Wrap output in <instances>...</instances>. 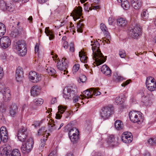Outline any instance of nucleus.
<instances>
[{
	"label": "nucleus",
	"instance_id": "6e6552de",
	"mask_svg": "<svg viewBox=\"0 0 156 156\" xmlns=\"http://www.w3.org/2000/svg\"><path fill=\"white\" fill-rule=\"evenodd\" d=\"M101 94V92L99 91L97 89L91 88L84 91L83 97V98L85 97L88 98H91L93 95L97 96L100 95Z\"/></svg>",
	"mask_w": 156,
	"mask_h": 156
},
{
	"label": "nucleus",
	"instance_id": "5701e85b",
	"mask_svg": "<svg viewBox=\"0 0 156 156\" xmlns=\"http://www.w3.org/2000/svg\"><path fill=\"white\" fill-rule=\"evenodd\" d=\"M132 7L135 9H139L141 6V3L140 0H132Z\"/></svg>",
	"mask_w": 156,
	"mask_h": 156
},
{
	"label": "nucleus",
	"instance_id": "7ed1b4c3",
	"mask_svg": "<svg viewBox=\"0 0 156 156\" xmlns=\"http://www.w3.org/2000/svg\"><path fill=\"white\" fill-rule=\"evenodd\" d=\"M23 142L21 151L23 153L28 154L32 149L34 144L33 139L32 138H29Z\"/></svg>",
	"mask_w": 156,
	"mask_h": 156
},
{
	"label": "nucleus",
	"instance_id": "603ef678",
	"mask_svg": "<svg viewBox=\"0 0 156 156\" xmlns=\"http://www.w3.org/2000/svg\"><path fill=\"white\" fill-rule=\"evenodd\" d=\"M70 50L72 52H74L75 51V49L73 43H71L70 45Z\"/></svg>",
	"mask_w": 156,
	"mask_h": 156
},
{
	"label": "nucleus",
	"instance_id": "b1692460",
	"mask_svg": "<svg viewBox=\"0 0 156 156\" xmlns=\"http://www.w3.org/2000/svg\"><path fill=\"white\" fill-rule=\"evenodd\" d=\"M117 24L119 27H124L126 25L127 21L126 20L123 18H120L117 19Z\"/></svg>",
	"mask_w": 156,
	"mask_h": 156
},
{
	"label": "nucleus",
	"instance_id": "7c9ffc66",
	"mask_svg": "<svg viewBox=\"0 0 156 156\" xmlns=\"http://www.w3.org/2000/svg\"><path fill=\"white\" fill-rule=\"evenodd\" d=\"M106 59H94L93 65L95 66H98L103 63L105 61Z\"/></svg>",
	"mask_w": 156,
	"mask_h": 156
},
{
	"label": "nucleus",
	"instance_id": "bf43d9fd",
	"mask_svg": "<svg viewBox=\"0 0 156 156\" xmlns=\"http://www.w3.org/2000/svg\"><path fill=\"white\" fill-rule=\"evenodd\" d=\"M69 27L71 28L70 29H72L73 31V29L74 28V25L73 24L72 22H70V24L69 25Z\"/></svg>",
	"mask_w": 156,
	"mask_h": 156
},
{
	"label": "nucleus",
	"instance_id": "f3484780",
	"mask_svg": "<svg viewBox=\"0 0 156 156\" xmlns=\"http://www.w3.org/2000/svg\"><path fill=\"white\" fill-rule=\"evenodd\" d=\"M18 112V107L15 104H12L9 107V114L12 117H14Z\"/></svg>",
	"mask_w": 156,
	"mask_h": 156
},
{
	"label": "nucleus",
	"instance_id": "a878e982",
	"mask_svg": "<svg viewBox=\"0 0 156 156\" xmlns=\"http://www.w3.org/2000/svg\"><path fill=\"white\" fill-rule=\"evenodd\" d=\"M83 95H81L80 96H76L73 99V101L75 103H76L75 104V105L76 107H78L80 106V104L79 102H80L81 103H83V104H84V103L82 101H81V100H83Z\"/></svg>",
	"mask_w": 156,
	"mask_h": 156
},
{
	"label": "nucleus",
	"instance_id": "bb28decb",
	"mask_svg": "<svg viewBox=\"0 0 156 156\" xmlns=\"http://www.w3.org/2000/svg\"><path fill=\"white\" fill-rule=\"evenodd\" d=\"M115 126L116 129L119 130L123 128V124L121 121L117 120L115 122Z\"/></svg>",
	"mask_w": 156,
	"mask_h": 156
},
{
	"label": "nucleus",
	"instance_id": "4be33fe9",
	"mask_svg": "<svg viewBox=\"0 0 156 156\" xmlns=\"http://www.w3.org/2000/svg\"><path fill=\"white\" fill-rule=\"evenodd\" d=\"M9 154V150L5 145L0 147V156H8Z\"/></svg>",
	"mask_w": 156,
	"mask_h": 156
},
{
	"label": "nucleus",
	"instance_id": "aec40b11",
	"mask_svg": "<svg viewBox=\"0 0 156 156\" xmlns=\"http://www.w3.org/2000/svg\"><path fill=\"white\" fill-rule=\"evenodd\" d=\"M41 89L36 85L33 86L31 89L30 93L31 95L34 97H36L40 93Z\"/></svg>",
	"mask_w": 156,
	"mask_h": 156
},
{
	"label": "nucleus",
	"instance_id": "8fccbe9b",
	"mask_svg": "<svg viewBox=\"0 0 156 156\" xmlns=\"http://www.w3.org/2000/svg\"><path fill=\"white\" fill-rule=\"evenodd\" d=\"M45 33L48 36H49V34H51L52 32L49 30V27H47L45 28Z\"/></svg>",
	"mask_w": 156,
	"mask_h": 156
},
{
	"label": "nucleus",
	"instance_id": "20e7f679",
	"mask_svg": "<svg viewBox=\"0 0 156 156\" xmlns=\"http://www.w3.org/2000/svg\"><path fill=\"white\" fill-rule=\"evenodd\" d=\"M55 62H57V67L64 75L67 74L68 72L66 70L68 67V62L67 59H53Z\"/></svg>",
	"mask_w": 156,
	"mask_h": 156
},
{
	"label": "nucleus",
	"instance_id": "1a4fd4ad",
	"mask_svg": "<svg viewBox=\"0 0 156 156\" xmlns=\"http://www.w3.org/2000/svg\"><path fill=\"white\" fill-rule=\"evenodd\" d=\"M146 84L147 89L150 91L155 90L156 87V81L155 79L152 77L147 78Z\"/></svg>",
	"mask_w": 156,
	"mask_h": 156
},
{
	"label": "nucleus",
	"instance_id": "3c124183",
	"mask_svg": "<svg viewBox=\"0 0 156 156\" xmlns=\"http://www.w3.org/2000/svg\"><path fill=\"white\" fill-rule=\"evenodd\" d=\"M4 76V72L2 68L0 67V80Z\"/></svg>",
	"mask_w": 156,
	"mask_h": 156
},
{
	"label": "nucleus",
	"instance_id": "69168bd1",
	"mask_svg": "<svg viewBox=\"0 0 156 156\" xmlns=\"http://www.w3.org/2000/svg\"><path fill=\"white\" fill-rule=\"evenodd\" d=\"M80 60L82 62H83L84 63L87 62V59H80Z\"/></svg>",
	"mask_w": 156,
	"mask_h": 156
},
{
	"label": "nucleus",
	"instance_id": "ea45409f",
	"mask_svg": "<svg viewBox=\"0 0 156 156\" xmlns=\"http://www.w3.org/2000/svg\"><path fill=\"white\" fill-rule=\"evenodd\" d=\"M46 130L45 129V128L44 127H42L41 129H40L38 133V134L39 135H44V137H45L44 134L45 133H46Z\"/></svg>",
	"mask_w": 156,
	"mask_h": 156
},
{
	"label": "nucleus",
	"instance_id": "338daca9",
	"mask_svg": "<svg viewBox=\"0 0 156 156\" xmlns=\"http://www.w3.org/2000/svg\"><path fill=\"white\" fill-rule=\"evenodd\" d=\"M40 3H43L46 2L48 0H37Z\"/></svg>",
	"mask_w": 156,
	"mask_h": 156
},
{
	"label": "nucleus",
	"instance_id": "680f3d73",
	"mask_svg": "<svg viewBox=\"0 0 156 156\" xmlns=\"http://www.w3.org/2000/svg\"><path fill=\"white\" fill-rule=\"evenodd\" d=\"M49 39L50 40H52L54 39V35L52 34V33H51V34H49Z\"/></svg>",
	"mask_w": 156,
	"mask_h": 156
},
{
	"label": "nucleus",
	"instance_id": "c9c22d12",
	"mask_svg": "<svg viewBox=\"0 0 156 156\" xmlns=\"http://www.w3.org/2000/svg\"><path fill=\"white\" fill-rule=\"evenodd\" d=\"M79 56L82 58H88L86 53L83 50H81L80 51H79Z\"/></svg>",
	"mask_w": 156,
	"mask_h": 156
},
{
	"label": "nucleus",
	"instance_id": "f704fd0d",
	"mask_svg": "<svg viewBox=\"0 0 156 156\" xmlns=\"http://www.w3.org/2000/svg\"><path fill=\"white\" fill-rule=\"evenodd\" d=\"M115 101L118 105H121L123 103L124 99L118 96L115 99Z\"/></svg>",
	"mask_w": 156,
	"mask_h": 156
},
{
	"label": "nucleus",
	"instance_id": "c03bdc74",
	"mask_svg": "<svg viewBox=\"0 0 156 156\" xmlns=\"http://www.w3.org/2000/svg\"><path fill=\"white\" fill-rule=\"evenodd\" d=\"M119 55L121 58H124L126 57V54L125 50L120 49L119 51Z\"/></svg>",
	"mask_w": 156,
	"mask_h": 156
},
{
	"label": "nucleus",
	"instance_id": "a18cd8bd",
	"mask_svg": "<svg viewBox=\"0 0 156 156\" xmlns=\"http://www.w3.org/2000/svg\"><path fill=\"white\" fill-rule=\"evenodd\" d=\"M80 79L81 82L83 83L86 81L87 77L85 75L83 74H81L80 76Z\"/></svg>",
	"mask_w": 156,
	"mask_h": 156
},
{
	"label": "nucleus",
	"instance_id": "4c0bfd02",
	"mask_svg": "<svg viewBox=\"0 0 156 156\" xmlns=\"http://www.w3.org/2000/svg\"><path fill=\"white\" fill-rule=\"evenodd\" d=\"M23 76V69L20 67H18L16 69V75Z\"/></svg>",
	"mask_w": 156,
	"mask_h": 156
},
{
	"label": "nucleus",
	"instance_id": "dca6fc26",
	"mask_svg": "<svg viewBox=\"0 0 156 156\" xmlns=\"http://www.w3.org/2000/svg\"><path fill=\"white\" fill-rule=\"evenodd\" d=\"M122 140L126 143H131L133 140V136L131 133L128 132L123 133L122 135Z\"/></svg>",
	"mask_w": 156,
	"mask_h": 156
},
{
	"label": "nucleus",
	"instance_id": "6e6d98bb",
	"mask_svg": "<svg viewBox=\"0 0 156 156\" xmlns=\"http://www.w3.org/2000/svg\"><path fill=\"white\" fill-rule=\"evenodd\" d=\"M116 80L118 81H121L122 80L123 78L120 76H117L116 77Z\"/></svg>",
	"mask_w": 156,
	"mask_h": 156
},
{
	"label": "nucleus",
	"instance_id": "ddd939ff",
	"mask_svg": "<svg viewBox=\"0 0 156 156\" xmlns=\"http://www.w3.org/2000/svg\"><path fill=\"white\" fill-rule=\"evenodd\" d=\"M82 9L81 7H76L71 13V16L73 17L74 21H76L79 19L82 14Z\"/></svg>",
	"mask_w": 156,
	"mask_h": 156
},
{
	"label": "nucleus",
	"instance_id": "09e8293b",
	"mask_svg": "<svg viewBox=\"0 0 156 156\" xmlns=\"http://www.w3.org/2000/svg\"><path fill=\"white\" fill-rule=\"evenodd\" d=\"M44 145L45 144L44 142H42V140H41V143L39 145V149L40 150L42 151L43 149L44 148Z\"/></svg>",
	"mask_w": 156,
	"mask_h": 156
},
{
	"label": "nucleus",
	"instance_id": "5fc2aeb1",
	"mask_svg": "<svg viewBox=\"0 0 156 156\" xmlns=\"http://www.w3.org/2000/svg\"><path fill=\"white\" fill-rule=\"evenodd\" d=\"M63 46L65 48H68V42L66 41H64L63 42Z\"/></svg>",
	"mask_w": 156,
	"mask_h": 156
},
{
	"label": "nucleus",
	"instance_id": "79ce46f5",
	"mask_svg": "<svg viewBox=\"0 0 156 156\" xmlns=\"http://www.w3.org/2000/svg\"><path fill=\"white\" fill-rule=\"evenodd\" d=\"M12 156H21L20 151L17 149H14L12 151Z\"/></svg>",
	"mask_w": 156,
	"mask_h": 156
},
{
	"label": "nucleus",
	"instance_id": "4d7b16f0",
	"mask_svg": "<svg viewBox=\"0 0 156 156\" xmlns=\"http://www.w3.org/2000/svg\"><path fill=\"white\" fill-rule=\"evenodd\" d=\"M48 133H45L44 134L46 138H44L43 139H42L41 140H41H42V142H44V143L47 140V137L48 136Z\"/></svg>",
	"mask_w": 156,
	"mask_h": 156
},
{
	"label": "nucleus",
	"instance_id": "052dcab7",
	"mask_svg": "<svg viewBox=\"0 0 156 156\" xmlns=\"http://www.w3.org/2000/svg\"><path fill=\"white\" fill-rule=\"evenodd\" d=\"M39 50V46L38 45H36L35 48V52H38Z\"/></svg>",
	"mask_w": 156,
	"mask_h": 156
},
{
	"label": "nucleus",
	"instance_id": "cd10ccee",
	"mask_svg": "<svg viewBox=\"0 0 156 156\" xmlns=\"http://www.w3.org/2000/svg\"><path fill=\"white\" fill-rule=\"evenodd\" d=\"M119 1V0H118ZM121 2L122 7L125 9H128L130 7V4L127 0H119Z\"/></svg>",
	"mask_w": 156,
	"mask_h": 156
},
{
	"label": "nucleus",
	"instance_id": "e433bc0d",
	"mask_svg": "<svg viewBox=\"0 0 156 156\" xmlns=\"http://www.w3.org/2000/svg\"><path fill=\"white\" fill-rule=\"evenodd\" d=\"M108 144H110L111 146H113L115 143L114 137L113 136H110L108 138Z\"/></svg>",
	"mask_w": 156,
	"mask_h": 156
},
{
	"label": "nucleus",
	"instance_id": "423d86ee",
	"mask_svg": "<svg viewBox=\"0 0 156 156\" xmlns=\"http://www.w3.org/2000/svg\"><path fill=\"white\" fill-rule=\"evenodd\" d=\"M79 130L76 128H73L69 130V136L71 141L73 143H76L77 141L79 139Z\"/></svg>",
	"mask_w": 156,
	"mask_h": 156
},
{
	"label": "nucleus",
	"instance_id": "2f4dec72",
	"mask_svg": "<svg viewBox=\"0 0 156 156\" xmlns=\"http://www.w3.org/2000/svg\"><path fill=\"white\" fill-rule=\"evenodd\" d=\"M6 32V28L5 25L0 23V37L3 35Z\"/></svg>",
	"mask_w": 156,
	"mask_h": 156
},
{
	"label": "nucleus",
	"instance_id": "9d476101",
	"mask_svg": "<svg viewBox=\"0 0 156 156\" xmlns=\"http://www.w3.org/2000/svg\"><path fill=\"white\" fill-rule=\"evenodd\" d=\"M29 78L30 80L32 83H37L41 80V74L32 71L29 73Z\"/></svg>",
	"mask_w": 156,
	"mask_h": 156
},
{
	"label": "nucleus",
	"instance_id": "4468645a",
	"mask_svg": "<svg viewBox=\"0 0 156 156\" xmlns=\"http://www.w3.org/2000/svg\"><path fill=\"white\" fill-rule=\"evenodd\" d=\"M27 134V128L26 126H22L18 131L17 134L19 140L23 141L26 138Z\"/></svg>",
	"mask_w": 156,
	"mask_h": 156
},
{
	"label": "nucleus",
	"instance_id": "49530a36",
	"mask_svg": "<svg viewBox=\"0 0 156 156\" xmlns=\"http://www.w3.org/2000/svg\"><path fill=\"white\" fill-rule=\"evenodd\" d=\"M44 102L43 100L41 98H39L37 99L35 101V103L37 105H42Z\"/></svg>",
	"mask_w": 156,
	"mask_h": 156
},
{
	"label": "nucleus",
	"instance_id": "864d4df0",
	"mask_svg": "<svg viewBox=\"0 0 156 156\" xmlns=\"http://www.w3.org/2000/svg\"><path fill=\"white\" fill-rule=\"evenodd\" d=\"M130 81L131 80H127L125 82H124L122 84V87H125V86L129 84L130 83Z\"/></svg>",
	"mask_w": 156,
	"mask_h": 156
},
{
	"label": "nucleus",
	"instance_id": "a19ab883",
	"mask_svg": "<svg viewBox=\"0 0 156 156\" xmlns=\"http://www.w3.org/2000/svg\"><path fill=\"white\" fill-rule=\"evenodd\" d=\"M100 28L103 33L106 34H107V28L105 24L103 23H101L100 25Z\"/></svg>",
	"mask_w": 156,
	"mask_h": 156
},
{
	"label": "nucleus",
	"instance_id": "39448f33",
	"mask_svg": "<svg viewBox=\"0 0 156 156\" xmlns=\"http://www.w3.org/2000/svg\"><path fill=\"white\" fill-rule=\"evenodd\" d=\"M92 49L93 52L94 58H101L103 57L99 49L100 44L97 42L91 41Z\"/></svg>",
	"mask_w": 156,
	"mask_h": 156
},
{
	"label": "nucleus",
	"instance_id": "f257e3e1",
	"mask_svg": "<svg viewBox=\"0 0 156 156\" xmlns=\"http://www.w3.org/2000/svg\"><path fill=\"white\" fill-rule=\"evenodd\" d=\"M129 116L131 122L139 124H142L144 120L143 115L140 112L131 111L129 113Z\"/></svg>",
	"mask_w": 156,
	"mask_h": 156
},
{
	"label": "nucleus",
	"instance_id": "774afa93",
	"mask_svg": "<svg viewBox=\"0 0 156 156\" xmlns=\"http://www.w3.org/2000/svg\"><path fill=\"white\" fill-rule=\"evenodd\" d=\"M100 9V6H94L93 8V9L97 10Z\"/></svg>",
	"mask_w": 156,
	"mask_h": 156
},
{
	"label": "nucleus",
	"instance_id": "72a5a7b5",
	"mask_svg": "<svg viewBox=\"0 0 156 156\" xmlns=\"http://www.w3.org/2000/svg\"><path fill=\"white\" fill-rule=\"evenodd\" d=\"M46 70L47 73L51 76L55 75L56 73L55 70L53 68L50 67H47Z\"/></svg>",
	"mask_w": 156,
	"mask_h": 156
},
{
	"label": "nucleus",
	"instance_id": "a211bd4d",
	"mask_svg": "<svg viewBox=\"0 0 156 156\" xmlns=\"http://www.w3.org/2000/svg\"><path fill=\"white\" fill-rule=\"evenodd\" d=\"M66 109V107L62 105H60L58 107V111L56 114V118L60 119L62 117V114H63Z\"/></svg>",
	"mask_w": 156,
	"mask_h": 156
},
{
	"label": "nucleus",
	"instance_id": "0e129e2a",
	"mask_svg": "<svg viewBox=\"0 0 156 156\" xmlns=\"http://www.w3.org/2000/svg\"><path fill=\"white\" fill-rule=\"evenodd\" d=\"M63 123H61L60 126H59L58 127V126H56L55 127V129H58V130L59 129L61 128V127L63 126Z\"/></svg>",
	"mask_w": 156,
	"mask_h": 156
},
{
	"label": "nucleus",
	"instance_id": "37998d69",
	"mask_svg": "<svg viewBox=\"0 0 156 156\" xmlns=\"http://www.w3.org/2000/svg\"><path fill=\"white\" fill-rule=\"evenodd\" d=\"M16 81L18 83H21L23 82V76L16 75Z\"/></svg>",
	"mask_w": 156,
	"mask_h": 156
},
{
	"label": "nucleus",
	"instance_id": "13d9d810",
	"mask_svg": "<svg viewBox=\"0 0 156 156\" xmlns=\"http://www.w3.org/2000/svg\"><path fill=\"white\" fill-rule=\"evenodd\" d=\"M57 102V100L56 98H52L51 101V104H54Z\"/></svg>",
	"mask_w": 156,
	"mask_h": 156
},
{
	"label": "nucleus",
	"instance_id": "6ab92c4d",
	"mask_svg": "<svg viewBox=\"0 0 156 156\" xmlns=\"http://www.w3.org/2000/svg\"><path fill=\"white\" fill-rule=\"evenodd\" d=\"M0 135L2 136V137H3L2 138L3 142H6L8 139L7 131L5 127H2L1 128Z\"/></svg>",
	"mask_w": 156,
	"mask_h": 156
},
{
	"label": "nucleus",
	"instance_id": "f8f14e48",
	"mask_svg": "<svg viewBox=\"0 0 156 156\" xmlns=\"http://www.w3.org/2000/svg\"><path fill=\"white\" fill-rule=\"evenodd\" d=\"M11 44V41L8 36H4L0 39V46L3 49L8 48Z\"/></svg>",
	"mask_w": 156,
	"mask_h": 156
},
{
	"label": "nucleus",
	"instance_id": "412c9836",
	"mask_svg": "<svg viewBox=\"0 0 156 156\" xmlns=\"http://www.w3.org/2000/svg\"><path fill=\"white\" fill-rule=\"evenodd\" d=\"M101 69L102 73L105 75L108 76H111V70L106 65H103Z\"/></svg>",
	"mask_w": 156,
	"mask_h": 156
},
{
	"label": "nucleus",
	"instance_id": "c756f323",
	"mask_svg": "<svg viewBox=\"0 0 156 156\" xmlns=\"http://www.w3.org/2000/svg\"><path fill=\"white\" fill-rule=\"evenodd\" d=\"M150 10V9L149 8L147 9L144 10L143 11L141 14V16L143 19H145L148 17L149 13L151 12Z\"/></svg>",
	"mask_w": 156,
	"mask_h": 156
},
{
	"label": "nucleus",
	"instance_id": "58836bf2",
	"mask_svg": "<svg viewBox=\"0 0 156 156\" xmlns=\"http://www.w3.org/2000/svg\"><path fill=\"white\" fill-rule=\"evenodd\" d=\"M80 67V65L78 64H75L73 67L72 72L73 74H75L79 70Z\"/></svg>",
	"mask_w": 156,
	"mask_h": 156
},
{
	"label": "nucleus",
	"instance_id": "2eb2a0df",
	"mask_svg": "<svg viewBox=\"0 0 156 156\" xmlns=\"http://www.w3.org/2000/svg\"><path fill=\"white\" fill-rule=\"evenodd\" d=\"M141 29L138 26H136L129 32L130 36L134 38H137L141 34Z\"/></svg>",
	"mask_w": 156,
	"mask_h": 156
},
{
	"label": "nucleus",
	"instance_id": "0eeeda50",
	"mask_svg": "<svg viewBox=\"0 0 156 156\" xmlns=\"http://www.w3.org/2000/svg\"><path fill=\"white\" fill-rule=\"evenodd\" d=\"M73 88L71 87H65L63 91V97L66 99H70L71 98L72 96L74 95L75 92L76 91V88L74 87L73 89H73Z\"/></svg>",
	"mask_w": 156,
	"mask_h": 156
},
{
	"label": "nucleus",
	"instance_id": "9b49d317",
	"mask_svg": "<svg viewBox=\"0 0 156 156\" xmlns=\"http://www.w3.org/2000/svg\"><path fill=\"white\" fill-rule=\"evenodd\" d=\"M112 110L109 107H105L102 108L100 112V115L104 119H108L111 115Z\"/></svg>",
	"mask_w": 156,
	"mask_h": 156
},
{
	"label": "nucleus",
	"instance_id": "c85d7f7f",
	"mask_svg": "<svg viewBox=\"0 0 156 156\" xmlns=\"http://www.w3.org/2000/svg\"><path fill=\"white\" fill-rule=\"evenodd\" d=\"M83 27L84 26L82 23V21L81 20H79L78 23H77L76 27L77 31L79 33L82 32Z\"/></svg>",
	"mask_w": 156,
	"mask_h": 156
},
{
	"label": "nucleus",
	"instance_id": "e2e57ef3",
	"mask_svg": "<svg viewBox=\"0 0 156 156\" xmlns=\"http://www.w3.org/2000/svg\"><path fill=\"white\" fill-rule=\"evenodd\" d=\"M51 55H52V58H56L58 57L57 55L55 54H54L53 52H52Z\"/></svg>",
	"mask_w": 156,
	"mask_h": 156
},
{
	"label": "nucleus",
	"instance_id": "de8ad7c7",
	"mask_svg": "<svg viewBox=\"0 0 156 156\" xmlns=\"http://www.w3.org/2000/svg\"><path fill=\"white\" fill-rule=\"evenodd\" d=\"M148 143L151 145H154L156 144V139H150L148 141Z\"/></svg>",
	"mask_w": 156,
	"mask_h": 156
},
{
	"label": "nucleus",
	"instance_id": "473e14b6",
	"mask_svg": "<svg viewBox=\"0 0 156 156\" xmlns=\"http://www.w3.org/2000/svg\"><path fill=\"white\" fill-rule=\"evenodd\" d=\"M0 8L4 11L6 10H10L9 6H7L6 4L3 0L1 1V3H0Z\"/></svg>",
	"mask_w": 156,
	"mask_h": 156
},
{
	"label": "nucleus",
	"instance_id": "393cba45",
	"mask_svg": "<svg viewBox=\"0 0 156 156\" xmlns=\"http://www.w3.org/2000/svg\"><path fill=\"white\" fill-rule=\"evenodd\" d=\"M10 91L9 90H7L4 91L3 94V99L5 101H9L11 98V95Z\"/></svg>",
	"mask_w": 156,
	"mask_h": 156
},
{
	"label": "nucleus",
	"instance_id": "f03ea898",
	"mask_svg": "<svg viewBox=\"0 0 156 156\" xmlns=\"http://www.w3.org/2000/svg\"><path fill=\"white\" fill-rule=\"evenodd\" d=\"M26 45V43L24 41L20 40L14 43L13 47L20 55L24 56L27 52Z\"/></svg>",
	"mask_w": 156,
	"mask_h": 156
}]
</instances>
